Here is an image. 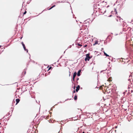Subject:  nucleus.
Wrapping results in <instances>:
<instances>
[{
    "label": "nucleus",
    "instance_id": "nucleus-12",
    "mask_svg": "<svg viewBox=\"0 0 133 133\" xmlns=\"http://www.w3.org/2000/svg\"><path fill=\"white\" fill-rule=\"evenodd\" d=\"M55 5H54V6H52L50 8L49 10H50L52 8H53L54 7H55Z\"/></svg>",
    "mask_w": 133,
    "mask_h": 133
},
{
    "label": "nucleus",
    "instance_id": "nucleus-18",
    "mask_svg": "<svg viewBox=\"0 0 133 133\" xmlns=\"http://www.w3.org/2000/svg\"><path fill=\"white\" fill-rule=\"evenodd\" d=\"M74 79L75 78H74L73 77V80L74 81Z\"/></svg>",
    "mask_w": 133,
    "mask_h": 133
},
{
    "label": "nucleus",
    "instance_id": "nucleus-3",
    "mask_svg": "<svg viewBox=\"0 0 133 133\" xmlns=\"http://www.w3.org/2000/svg\"><path fill=\"white\" fill-rule=\"evenodd\" d=\"M76 92H78V91L79 90L80 86L79 85H78L77 87H76Z\"/></svg>",
    "mask_w": 133,
    "mask_h": 133
},
{
    "label": "nucleus",
    "instance_id": "nucleus-29",
    "mask_svg": "<svg viewBox=\"0 0 133 133\" xmlns=\"http://www.w3.org/2000/svg\"><path fill=\"white\" fill-rule=\"evenodd\" d=\"M1 124V123H0V124Z\"/></svg>",
    "mask_w": 133,
    "mask_h": 133
},
{
    "label": "nucleus",
    "instance_id": "nucleus-8",
    "mask_svg": "<svg viewBox=\"0 0 133 133\" xmlns=\"http://www.w3.org/2000/svg\"><path fill=\"white\" fill-rule=\"evenodd\" d=\"M98 44V41H96L95 42V43H94L93 44L94 45H95L96 44Z\"/></svg>",
    "mask_w": 133,
    "mask_h": 133
},
{
    "label": "nucleus",
    "instance_id": "nucleus-9",
    "mask_svg": "<svg viewBox=\"0 0 133 133\" xmlns=\"http://www.w3.org/2000/svg\"><path fill=\"white\" fill-rule=\"evenodd\" d=\"M74 99L76 100L77 99V96L76 95L74 97Z\"/></svg>",
    "mask_w": 133,
    "mask_h": 133
},
{
    "label": "nucleus",
    "instance_id": "nucleus-16",
    "mask_svg": "<svg viewBox=\"0 0 133 133\" xmlns=\"http://www.w3.org/2000/svg\"><path fill=\"white\" fill-rule=\"evenodd\" d=\"M133 22V19H132L131 21V23H133H133H132V22Z\"/></svg>",
    "mask_w": 133,
    "mask_h": 133
},
{
    "label": "nucleus",
    "instance_id": "nucleus-2",
    "mask_svg": "<svg viewBox=\"0 0 133 133\" xmlns=\"http://www.w3.org/2000/svg\"><path fill=\"white\" fill-rule=\"evenodd\" d=\"M22 45H23V48L24 50L25 51H27V52H28V50L27 49H26L25 47V45L23 43V42H22Z\"/></svg>",
    "mask_w": 133,
    "mask_h": 133
},
{
    "label": "nucleus",
    "instance_id": "nucleus-15",
    "mask_svg": "<svg viewBox=\"0 0 133 133\" xmlns=\"http://www.w3.org/2000/svg\"><path fill=\"white\" fill-rule=\"evenodd\" d=\"M78 45L79 46H82V45H81L80 44L78 43Z\"/></svg>",
    "mask_w": 133,
    "mask_h": 133
},
{
    "label": "nucleus",
    "instance_id": "nucleus-28",
    "mask_svg": "<svg viewBox=\"0 0 133 133\" xmlns=\"http://www.w3.org/2000/svg\"><path fill=\"white\" fill-rule=\"evenodd\" d=\"M1 46H0V48L1 47Z\"/></svg>",
    "mask_w": 133,
    "mask_h": 133
},
{
    "label": "nucleus",
    "instance_id": "nucleus-25",
    "mask_svg": "<svg viewBox=\"0 0 133 133\" xmlns=\"http://www.w3.org/2000/svg\"><path fill=\"white\" fill-rule=\"evenodd\" d=\"M75 86H74V88L75 89Z\"/></svg>",
    "mask_w": 133,
    "mask_h": 133
},
{
    "label": "nucleus",
    "instance_id": "nucleus-23",
    "mask_svg": "<svg viewBox=\"0 0 133 133\" xmlns=\"http://www.w3.org/2000/svg\"><path fill=\"white\" fill-rule=\"evenodd\" d=\"M82 133H85V132L84 131H83L82 132Z\"/></svg>",
    "mask_w": 133,
    "mask_h": 133
},
{
    "label": "nucleus",
    "instance_id": "nucleus-21",
    "mask_svg": "<svg viewBox=\"0 0 133 133\" xmlns=\"http://www.w3.org/2000/svg\"><path fill=\"white\" fill-rule=\"evenodd\" d=\"M125 92H123V94H125Z\"/></svg>",
    "mask_w": 133,
    "mask_h": 133
},
{
    "label": "nucleus",
    "instance_id": "nucleus-5",
    "mask_svg": "<svg viewBox=\"0 0 133 133\" xmlns=\"http://www.w3.org/2000/svg\"><path fill=\"white\" fill-rule=\"evenodd\" d=\"M16 104H17L19 102V101H20V99L18 98L16 99Z\"/></svg>",
    "mask_w": 133,
    "mask_h": 133
},
{
    "label": "nucleus",
    "instance_id": "nucleus-13",
    "mask_svg": "<svg viewBox=\"0 0 133 133\" xmlns=\"http://www.w3.org/2000/svg\"><path fill=\"white\" fill-rule=\"evenodd\" d=\"M107 70V69H106V70H102V71H101L100 72H101V73L103 71H105V70Z\"/></svg>",
    "mask_w": 133,
    "mask_h": 133
},
{
    "label": "nucleus",
    "instance_id": "nucleus-6",
    "mask_svg": "<svg viewBox=\"0 0 133 133\" xmlns=\"http://www.w3.org/2000/svg\"><path fill=\"white\" fill-rule=\"evenodd\" d=\"M77 75V73L76 72H75L73 75V77L74 78H75L76 76Z\"/></svg>",
    "mask_w": 133,
    "mask_h": 133
},
{
    "label": "nucleus",
    "instance_id": "nucleus-7",
    "mask_svg": "<svg viewBox=\"0 0 133 133\" xmlns=\"http://www.w3.org/2000/svg\"><path fill=\"white\" fill-rule=\"evenodd\" d=\"M104 55H105L106 56H108L109 57H110V56L109 55L107 54L105 52H104Z\"/></svg>",
    "mask_w": 133,
    "mask_h": 133
},
{
    "label": "nucleus",
    "instance_id": "nucleus-11",
    "mask_svg": "<svg viewBox=\"0 0 133 133\" xmlns=\"http://www.w3.org/2000/svg\"><path fill=\"white\" fill-rule=\"evenodd\" d=\"M55 5H54V6H52L50 8L49 10H50L52 8H53L54 7H55Z\"/></svg>",
    "mask_w": 133,
    "mask_h": 133
},
{
    "label": "nucleus",
    "instance_id": "nucleus-24",
    "mask_svg": "<svg viewBox=\"0 0 133 133\" xmlns=\"http://www.w3.org/2000/svg\"><path fill=\"white\" fill-rule=\"evenodd\" d=\"M78 79H79V78H78L77 79V80H78Z\"/></svg>",
    "mask_w": 133,
    "mask_h": 133
},
{
    "label": "nucleus",
    "instance_id": "nucleus-10",
    "mask_svg": "<svg viewBox=\"0 0 133 133\" xmlns=\"http://www.w3.org/2000/svg\"><path fill=\"white\" fill-rule=\"evenodd\" d=\"M114 11L115 12V14H117V12L116 11V9H114Z\"/></svg>",
    "mask_w": 133,
    "mask_h": 133
},
{
    "label": "nucleus",
    "instance_id": "nucleus-26",
    "mask_svg": "<svg viewBox=\"0 0 133 133\" xmlns=\"http://www.w3.org/2000/svg\"><path fill=\"white\" fill-rule=\"evenodd\" d=\"M70 74L69 75V76H70Z\"/></svg>",
    "mask_w": 133,
    "mask_h": 133
},
{
    "label": "nucleus",
    "instance_id": "nucleus-19",
    "mask_svg": "<svg viewBox=\"0 0 133 133\" xmlns=\"http://www.w3.org/2000/svg\"><path fill=\"white\" fill-rule=\"evenodd\" d=\"M73 92L74 93H75V90H74L73 91Z\"/></svg>",
    "mask_w": 133,
    "mask_h": 133
},
{
    "label": "nucleus",
    "instance_id": "nucleus-20",
    "mask_svg": "<svg viewBox=\"0 0 133 133\" xmlns=\"http://www.w3.org/2000/svg\"><path fill=\"white\" fill-rule=\"evenodd\" d=\"M111 16H112V15H110L109 16V17H111Z\"/></svg>",
    "mask_w": 133,
    "mask_h": 133
},
{
    "label": "nucleus",
    "instance_id": "nucleus-1",
    "mask_svg": "<svg viewBox=\"0 0 133 133\" xmlns=\"http://www.w3.org/2000/svg\"><path fill=\"white\" fill-rule=\"evenodd\" d=\"M90 58V57L89 56V54H88L86 55V57L85 58V60L86 61H89Z\"/></svg>",
    "mask_w": 133,
    "mask_h": 133
},
{
    "label": "nucleus",
    "instance_id": "nucleus-27",
    "mask_svg": "<svg viewBox=\"0 0 133 133\" xmlns=\"http://www.w3.org/2000/svg\"><path fill=\"white\" fill-rule=\"evenodd\" d=\"M50 69V68H49V69Z\"/></svg>",
    "mask_w": 133,
    "mask_h": 133
},
{
    "label": "nucleus",
    "instance_id": "nucleus-14",
    "mask_svg": "<svg viewBox=\"0 0 133 133\" xmlns=\"http://www.w3.org/2000/svg\"><path fill=\"white\" fill-rule=\"evenodd\" d=\"M26 13V11H25L23 13V15H25V14Z\"/></svg>",
    "mask_w": 133,
    "mask_h": 133
},
{
    "label": "nucleus",
    "instance_id": "nucleus-4",
    "mask_svg": "<svg viewBox=\"0 0 133 133\" xmlns=\"http://www.w3.org/2000/svg\"><path fill=\"white\" fill-rule=\"evenodd\" d=\"M81 70H79L78 71V72H77V75L78 76H80V73L81 72Z\"/></svg>",
    "mask_w": 133,
    "mask_h": 133
},
{
    "label": "nucleus",
    "instance_id": "nucleus-22",
    "mask_svg": "<svg viewBox=\"0 0 133 133\" xmlns=\"http://www.w3.org/2000/svg\"><path fill=\"white\" fill-rule=\"evenodd\" d=\"M45 76H46V74H45Z\"/></svg>",
    "mask_w": 133,
    "mask_h": 133
},
{
    "label": "nucleus",
    "instance_id": "nucleus-17",
    "mask_svg": "<svg viewBox=\"0 0 133 133\" xmlns=\"http://www.w3.org/2000/svg\"><path fill=\"white\" fill-rule=\"evenodd\" d=\"M87 46V45H85L84 46V47H86Z\"/></svg>",
    "mask_w": 133,
    "mask_h": 133
}]
</instances>
